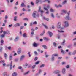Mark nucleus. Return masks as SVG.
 <instances>
[{
	"instance_id": "052dcab7",
	"label": "nucleus",
	"mask_w": 76,
	"mask_h": 76,
	"mask_svg": "<svg viewBox=\"0 0 76 76\" xmlns=\"http://www.w3.org/2000/svg\"><path fill=\"white\" fill-rule=\"evenodd\" d=\"M31 35H33L34 34V31H32L31 32Z\"/></svg>"
},
{
	"instance_id": "412c9836",
	"label": "nucleus",
	"mask_w": 76,
	"mask_h": 76,
	"mask_svg": "<svg viewBox=\"0 0 76 76\" xmlns=\"http://www.w3.org/2000/svg\"><path fill=\"white\" fill-rule=\"evenodd\" d=\"M61 51L62 54H65V53H66L65 52V51L63 50V49L61 50Z\"/></svg>"
},
{
	"instance_id": "4be33fe9",
	"label": "nucleus",
	"mask_w": 76,
	"mask_h": 76,
	"mask_svg": "<svg viewBox=\"0 0 76 76\" xmlns=\"http://www.w3.org/2000/svg\"><path fill=\"white\" fill-rule=\"evenodd\" d=\"M42 25H43V26H44L45 28H46V29H48V27H47V26H46V25L44 24V23H42Z\"/></svg>"
},
{
	"instance_id": "f3484780",
	"label": "nucleus",
	"mask_w": 76,
	"mask_h": 76,
	"mask_svg": "<svg viewBox=\"0 0 76 76\" xmlns=\"http://www.w3.org/2000/svg\"><path fill=\"white\" fill-rule=\"evenodd\" d=\"M12 76H18V74L16 72H15L12 73Z\"/></svg>"
},
{
	"instance_id": "aec40b11",
	"label": "nucleus",
	"mask_w": 76,
	"mask_h": 76,
	"mask_svg": "<svg viewBox=\"0 0 76 76\" xmlns=\"http://www.w3.org/2000/svg\"><path fill=\"white\" fill-rule=\"evenodd\" d=\"M23 37H24V38H26L27 37V35H26V33H24L23 35Z\"/></svg>"
},
{
	"instance_id": "a211bd4d",
	"label": "nucleus",
	"mask_w": 76,
	"mask_h": 76,
	"mask_svg": "<svg viewBox=\"0 0 76 76\" xmlns=\"http://www.w3.org/2000/svg\"><path fill=\"white\" fill-rule=\"evenodd\" d=\"M25 58V56L24 55H22L20 58V60H22Z\"/></svg>"
},
{
	"instance_id": "79ce46f5",
	"label": "nucleus",
	"mask_w": 76,
	"mask_h": 76,
	"mask_svg": "<svg viewBox=\"0 0 76 76\" xmlns=\"http://www.w3.org/2000/svg\"><path fill=\"white\" fill-rule=\"evenodd\" d=\"M3 49V48L2 47H0V51L1 52L2 51V49Z\"/></svg>"
},
{
	"instance_id": "473e14b6",
	"label": "nucleus",
	"mask_w": 76,
	"mask_h": 76,
	"mask_svg": "<svg viewBox=\"0 0 76 76\" xmlns=\"http://www.w3.org/2000/svg\"><path fill=\"white\" fill-rule=\"evenodd\" d=\"M4 63V60H2L1 61H0V63Z\"/></svg>"
},
{
	"instance_id": "f03ea898",
	"label": "nucleus",
	"mask_w": 76,
	"mask_h": 76,
	"mask_svg": "<svg viewBox=\"0 0 76 76\" xmlns=\"http://www.w3.org/2000/svg\"><path fill=\"white\" fill-rule=\"evenodd\" d=\"M70 12V11H69L68 12H67L68 16H66L65 18V19H66V20H71L72 19L71 18H70V17H69Z\"/></svg>"
},
{
	"instance_id": "69168bd1",
	"label": "nucleus",
	"mask_w": 76,
	"mask_h": 76,
	"mask_svg": "<svg viewBox=\"0 0 76 76\" xmlns=\"http://www.w3.org/2000/svg\"><path fill=\"white\" fill-rule=\"evenodd\" d=\"M18 69H20L21 70V69H22V67H21V66H19L18 67Z\"/></svg>"
},
{
	"instance_id": "0eeeda50",
	"label": "nucleus",
	"mask_w": 76,
	"mask_h": 76,
	"mask_svg": "<svg viewBox=\"0 0 76 76\" xmlns=\"http://www.w3.org/2000/svg\"><path fill=\"white\" fill-rule=\"evenodd\" d=\"M55 7H56V8H58V7H62V5L60 4L57 5V4H55Z\"/></svg>"
},
{
	"instance_id": "9d476101",
	"label": "nucleus",
	"mask_w": 76,
	"mask_h": 76,
	"mask_svg": "<svg viewBox=\"0 0 76 76\" xmlns=\"http://www.w3.org/2000/svg\"><path fill=\"white\" fill-rule=\"evenodd\" d=\"M19 26H20V24L19 23H17L14 25V26H15V27Z\"/></svg>"
},
{
	"instance_id": "a19ab883",
	"label": "nucleus",
	"mask_w": 76,
	"mask_h": 76,
	"mask_svg": "<svg viewBox=\"0 0 76 76\" xmlns=\"http://www.w3.org/2000/svg\"><path fill=\"white\" fill-rule=\"evenodd\" d=\"M58 31L59 32H60L61 33L64 32V31H60V30H58Z\"/></svg>"
},
{
	"instance_id": "680f3d73",
	"label": "nucleus",
	"mask_w": 76,
	"mask_h": 76,
	"mask_svg": "<svg viewBox=\"0 0 76 76\" xmlns=\"http://www.w3.org/2000/svg\"><path fill=\"white\" fill-rule=\"evenodd\" d=\"M4 36H5V35L4 34H2L1 35V37L2 38H3V37H4Z\"/></svg>"
},
{
	"instance_id": "39448f33",
	"label": "nucleus",
	"mask_w": 76,
	"mask_h": 76,
	"mask_svg": "<svg viewBox=\"0 0 76 76\" xmlns=\"http://www.w3.org/2000/svg\"><path fill=\"white\" fill-rule=\"evenodd\" d=\"M57 27L58 28H60L61 27V23L60 22L58 23L57 25Z\"/></svg>"
},
{
	"instance_id": "338daca9",
	"label": "nucleus",
	"mask_w": 76,
	"mask_h": 76,
	"mask_svg": "<svg viewBox=\"0 0 76 76\" xmlns=\"http://www.w3.org/2000/svg\"><path fill=\"white\" fill-rule=\"evenodd\" d=\"M17 52L18 54H20L21 53V51H17Z\"/></svg>"
},
{
	"instance_id": "603ef678",
	"label": "nucleus",
	"mask_w": 76,
	"mask_h": 76,
	"mask_svg": "<svg viewBox=\"0 0 76 76\" xmlns=\"http://www.w3.org/2000/svg\"><path fill=\"white\" fill-rule=\"evenodd\" d=\"M34 53L35 54V55H38V53L36 51L34 52Z\"/></svg>"
},
{
	"instance_id": "de8ad7c7",
	"label": "nucleus",
	"mask_w": 76,
	"mask_h": 76,
	"mask_svg": "<svg viewBox=\"0 0 76 76\" xmlns=\"http://www.w3.org/2000/svg\"><path fill=\"white\" fill-rule=\"evenodd\" d=\"M70 67V66H69V65H67L66 66V69H69V68Z\"/></svg>"
},
{
	"instance_id": "6e6552de",
	"label": "nucleus",
	"mask_w": 76,
	"mask_h": 76,
	"mask_svg": "<svg viewBox=\"0 0 76 76\" xmlns=\"http://www.w3.org/2000/svg\"><path fill=\"white\" fill-rule=\"evenodd\" d=\"M54 73L55 74H59V73H60V71L58 70L55 71L54 72Z\"/></svg>"
},
{
	"instance_id": "b1692460",
	"label": "nucleus",
	"mask_w": 76,
	"mask_h": 76,
	"mask_svg": "<svg viewBox=\"0 0 76 76\" xmlns=\"http://www.w3.org/2000/svg\"><path fill=\"white\" fill-rule=\"evenodd\" d=\"M58 55L57 54H53L52 55V57H56L57 56H58Z\"/></svg>"
},
{
	"instance_id": "774afa93",
	"label": "nucleus",
	"mask_w": 76,
	"mask_h": 76,
	"mask_svg": "<svg viewBox=\"0 0 76 76\" xmlns=\"http://www.w3.org/2000/svg\"><path fill=\"white\" fill-rule=\"evenodd\" d=\"M39 2V0H36V3H38Z\"/></svg>"
},
{
	"instance_id": "72a5a7b5",
	"label": "nucleus",
	"mask_w": 76,
	"mask_h": 76,
	"mask_svg": "<svg viewBox=\"0 0 76 76\" xmlns=\"http://www.w3.org/2000/svg\"><path fill=\"white\" fill-rule=\"evenodd\" d=\"M76 54V51L75 50L74 52L72 53V55H75Z\"/></svg>"
},
{
	"instance_id": "5701e85b",
	"label": "nucleus",
	"mask_w": 76,
	"mask_h": 76,
	"mask_svg": "<svg viewBox=\"0 0 76 76\" xmlns=\"http://www.w3.org/2000/svg\"><path fill=\"white\" fill-rule=\"evenodd\" d=\"M42 47H43L45 49H47V47L45 45H43Z\"/></svg>"
},
{
	"instance_id": "37998d69",
	"label": "nucleus",
	"mask_w": 76,
	"mask_h": 76,
	"mask_svg": "<svg viewBox=\"0 0 76 76\" xmlns=\"http://www.w3.org/2000/svg\"><path fill=\"white\" fill-rule=\"evenodd\" d=\"M29 73V71H28L27 72H26V73H24V75H28V73Z\"/></svg>"
},
{
	"instance_id": "a18cd8bd",
	"label": "nucleus",
	"mask_w": 76,
	"mask_h": 76,
	"mask_svg": "<svg viewBox=\"0 0 76 76\" xmlns=\"http://www.w3.org/2000/svg\"><path fill=\"white\" fill-rule=\"evenodd\" d=\"M45 55H46V57H48V56H48L47 55V52H45Z\"/></svg>"
},
{
	"instance_id": "423d86ee",
	"label": "nucleus",
	"mask_w": 76,
	"mask_h": 76,
	"mask_svg": "<svg viewBox=\"0 0 76 76\" xmlns=\"http://www.w3.org/2000/svg\"><path fill=\"white\" fill-rule=\"evenodd\" d=\"M64 23L65 24V25L64 26L65 28L66 27H68L69 26V23L67 21H65L64 22Z\"/></svg>"
},
{
	"instance_id": "f257e3e1",
	"label": "nucleus",
	"mask_w": 76,
	"mask_h": 76,
	"mask_svg": "<svg viewBox=\"0 0 76 76\" xmlns=\"http://www.w3.org/2000/svg\"><path fill=\"white\" fill-rule=\"evenodd\" d=\"M37 12L36 11H34L33 12V13L32 14V16L34 18H36V17H39V14H37Z\"/></svg>"
},
{
	"instance_id": "ddd939ff",
	"label": "nucleus",
	"mask_w": 76,
	"mask_h": 76,
	"mask_svg": "<svg viewBox=\"0 0 76 76\" xmlns=\"http://www.w3.org/2000/svg\"><path fill=\"white\" fill-rule=\"evenodd\" d=\"M18 40H19V38L18 37H17L15 38L14 41H18Z\"/></svg>"
},
{
	"instance_id": "c756f323",
	"label": "nucleus",
	"mask_w": 76,
	"mask_h": 76,
	"mask_svg": "<svg viewBox=\"0 0 76 76\" xmlns=\"http://www.w3.org/2000/svg\"><path fill=\"white\" fill-rule=\"evenodd\" d=\"M43 39L44 40H45L46 41H48V40H49V39L47 38V37H44Z\"/></svg>"
},
{
	"instance_id": "dca6fc26",
	"label": "nucleus",
	"mask_w": 76,
	"mask_h": 76,
	"mask_svg": "<svg viewBox=\"0 0 76 76\" xmlns=\"http://www.w3.org/2000/svg\"><path fill=\"white\" fill-rule=\"evenodd\" d=\"M12 61H11V63L10 65V69L12 70Z\"/></svg>"
},
{
	"instance_id": "c03bdc74",
	"label": "nucleus",
	"mask_w": 76,
	"mask_h": 76,
	"mask_svg": "<svg viewBox=\"0 0 76 76\" xmlns=\"http://www.w3.org/2000/svg\"><path fill=\"white\" fill-rule=\"evenodd\" d=\"M44 9L45 10H47V11H48V9H47L45 7H44Z\"/></svg>"
},
{
	"instance_id": "ea45409f",
	"label": "nucleus",
	"mask_w": 76,
	"mask_h": 76,
	"mask_svg": "<svg viewBox=\"0 0 76 76\" xmlns=\"http://www.w3.org/2000/svg\"><path fill=\"white\" fill-rule=\"evenodd\" d=\"M38 60V58L37 57H35L34 60V61H36V60Z\"/></svg>"
},
{
	"instance_id": "0e129e2a",
	"label": "nucleus",
	"mask_w": 76,
	"mask_h": 76,
	"mask_svg": "<svg viewBox=\"0 0 76 76\" xmlns=\"http://www.w3.org/2000/svg\"><path fill=\"white\" fill-rule=\"evenodd\" d=\"M15 5H16V6L18 5V1H17Z\"/></svg>"
},
{
	"instance_id": "58836bf2",
	"label": "nucleus",
	"mask_w": 76,
	"mask_h": 76,
	"mask_svg": "<svg viewBox=\"0 0 76 76\" xmlns=\"http://www.w3.org/2000/svg\"><path fill=\"white\" fill-rule=\"evenodd\" d=\"M66 2H67V1L66 0L64 1L62 3L63 4H64Z\"/></svg>"
},
{
	"instance_id": "4c0bfd02",
	"label": "nucleus",
	"mask_w": 76,
	"mask_h": 76,
	"mask_svg": "<svg viewBox=\"0 0 76 76\" xmlns=\"http://www.w3.org/2000/svg\"><path fill=\"white\" fill-rule=\"evenodd\" d=\"M24 20H27V21H28V19L27 18H24L23 19Z\"/></svg>"
},
{
	"instance_id": "c85d7f7f",
	"label": "nucleus",
	"mask_w": 76,
	"mask_h": 76,
	"mask_svg": "<svg viewBox=\"0 0 76 76\" xmlns=\"http://www.w3.org/2000/svg\"><path fill=\"white\" fill-rule=\"evenodd\" d=\"M62 12H63V13H67V11L66 10H62Z\"/></svg>"
},
{
	"instance_id": "f704fd0d",
	"label": "nucleus",
	"mask_w": 76,
	"mask_h": 76,
	"mask_svg": "<svg viewBox=\"0 0 76 76\" xmlns=\"http://www.w3.org/2000/svg\"><path fill=\"white\" fill-rule=\"evenodd\" d=\"M4 57H5V58L6 59L7 57V54H6V53H4Z\"/></svg>"
},
{
	"instance_id": "4468645a",
	"label": "nucleus",
	"mask_w": 76,
	"mask_h": 76,
	"mask_svg": "<svg viewBox=\"0 0 76 76\" xmlns=\"http://www.w3.org/2000/svg\"><path fill=\"white\" fill-rule=\"evenodd\" d=\"M65 71H66V69H65L63 68L62 71V73H63V74H65V73H66Z\"/></svg>"
},
{
	"instance_id": "1a4fd4ad",
	"label": "nucleus",
	"mask_w": 76,
	"mask_h": 76,
	"mask_svg": "<svg viewBox=\"0 0 76 76\" xmlns=\"http://www.w3.org/2000/svg\"><path fill=\"white\" fill-rule=\"evenodd\" d=\"M48 33L49 34L50 37H52V36H53V33L50 32V31H48Z\"/></svg>"
},
{
	"instance_id": "13d9d810",
	"label": "nucleus",
	"mask_w": 76,
	"mask_h": 76,
	"mask_svg": "<svg viewBox=\"0 0 76 76\" xmlns=\"http://www.w3.org/2000/svg\"><path fill=\"white\" fill-rule=\"evenodd\" d=\"M36 66V65H33L32 66V68L33 69H34V68H35V66Z\"/></svg>"
},
{
	"instance_id": "bf43d9fd",
	"label": "nucleus",
	"mask_w": 76,
	"mask_h": 76,
	"mask_svg": "<svg viewBox=\"0 0 76 76\" xmlns=\"http://www.w3.org/2000/svg\"><path fill=\"white\" fill-rule=\"evenodd\" d=\"M24 28V26H21L20 27V29H23Z\"/></svg>"
},
{
	"instance_id": "6ab92c4d",
	"label": "nucleus",
	"mask_w": 76,
	"mask_h": 76,
	"mask_svg": "<svg viewBox=\"0 0 76 76\" xmlns=\"http://www.w3.org/2000/svg\"><path fill=\"white\" fill-rule=\"evenodd\" d=\"M21 7H26V5L24 4V3H22L21 5Z\"/></svg>"
},
{
	"instance_id": "49530a36",
	"label": "nucleus",
	"mask_w": 76,
	"mask_h": 76,
	"mask_svg": "<svg viewBox=\"0 0 76 76\" xmlns=\"http://www.w3.org/2000/svg\"><path fill=\"white\" fill-rule=\"evenodd\" d=\"M4 34L5 35L6 34H7V31H4L3 32Z\"/></svg>"
},
{
	"instance_id": "4d7b16f0",
	"label": "nucleus",
	"mask_w": 76,
	"mask_h": 76,
	"mask_svg": "<svg viewBox=\"0 0 76 76\" xmlns=\"http://www.w3.org/2000/svg\"><path fill=\"white\" fill-rule=\"evenodd\" d=\"M50 11L51 12H54V10H53V9H52V8H51Z\"/></svg>"
},
{
	"instance_id": "9b49d317",
	"label": "nucleus",
	"mask_w": 76,
	"mask_h": 76,
	"mask_svg": "<svg viewBox=\"0 0 76 76\" xmlns=\"http://www.w3.org/2000/svg\"><path fill=\"white\" fill-rule=\"evenodd\" d=\"M2 76H7V72H5L3 73Z\"/></svg>"
},
{
	"instance_id": "8fccbe9b",
	"label": "nucleus",
	"mask_w": 76,
	"mask_h": 76,
	"mask_svg": "<svg viewBox=\"0 0 76 76\" xmlns=\"http://www.w3.org/2000/svg\"><path fill=\"white\" fill-rule=\"evenodd\" d=\"M71 47H72V45H69L67 47L68 48H71Z\"/></svg>"
},
{
	"instance_id": "09e8293b",
	"label": "nucleus",
	"mask_w": 76,
	"mask_h": 76,
	"mask_svg": "<svg viewBox=\"0 0 76 76\" xmlns=\"http://www.w3.org/2000/svg\"><path fill=\"white\" fill-rule=\"evenodd\" d=\"M37 24V23L36 21H35L33 23V24H34V25H36V24Z\"/></svg>"
},
{
	"instance_id": "c9c22d12",
	"label": "nucleus",
	"mask_w": 76,
	"mask_h": 76,
	"mask_svg": "<svg viewBox=\"0 0 76 76\" xmlns=\"http://www.w3.org/2000/svg\"><path fill=\"white\" fill-rule=\"evenodd\" d=\"M43 32L42 33H41L40 34V35L41 36H42V35H43V34H44V33H45V31H43Z\"/></svg>"
},
{
	"instance_id": "393cba45",
	"label": "nucleus",
	"mask_w": 76,
	"mask_h": 76,
	"mask_svg": "<svg viewBox=\"0 0 76 76\" xmlns=\"http://www.w3.org/2000/svg\"><path fill=\"white\" fill-rule=\"evenodd\" d=\"M65 42H66V41H65V39H64L63 41L61 43V45H64V43H65Z\"/></svg>"
},
{
	"instance_id": "864d4df0",
	"label": "nucleus",
	"mask_w": 76,
	"mask_h": 76,
	"mask_svg": "<svg viewBox=\"0 0 76 76\" xmlns=\"http://www.w3.org/2000/svg\"><path fill=\"white\" fill-rule=\"evenodd\" d=\"M18 51H21V49L20 48H19L18 49Z\"/></svg>"
},
{
	"instance_id": "7ed1b4c3",
	"label": "nucleus",
	"mask_w": 76,
	"mask_h": 76,
	"mask_svg": "<svg viewBox=\"0 0 76 76\" xmlns=\"http://www.w3.org/2000/svg\"><path fill=\"white\" fill-rule=\"evenodd\" d=\"M38 12H41V16H42V15H43L44 11H43V10H41V6L39 7V9L38 10Z\"/></svg>"
},
{
	"instance_id": "e2e57ef3",
	"label": "nucleus",
	"mask_w": 76,
	"mask_h": 76,
	"mask_svg": "<svg viewBox=\"0 0 76 76\" xmlns=\"http://www.w3.org/2000/svg\"><path fill=\"white\" fill-rule=\"evenodd\" d=\"M31 5H32V6H34V4L32 2H31Z\"/></svg>"
},
{
	"instance_id": "2f4dec72",
	"label": "nucleus",
	"mask_w": 76,
	"mask_h": 76,
	"mask_svg": "<svg viewBox=\"0 0 76 76\" xmlns=\"http://www.w3.org/2000/svg\"><path fill=\"white\" fill-rule=\"evenodd\" d=\"M45 66V65L44 64H42L40 66V67L41 68V67H44Z\"/></svg>"
},
{
	"instance_id": "cd10ccee",
	"label": "nucleus",
	"mask_w": 76,
	"mask_h": 76,
	"mask_svg": "<svg viewBox=\"0 0 76 76\" xmlns=\"http://www.w3.org/2000/svg\"><path fill=\"white\" fill-rule=\"evenodd\" d=\"M57 45L56 44V43L55 42H53V45L54 46V47H56Z\"/></svg>"
},
{
	"instance_id": "2eb2a0df",
	"label": "nucleus",
	"mask_w": 76,
	"mask_h": 76,
	"mask_svg": "<svg viewBox=\"0 0 76 76\" xmlns=\"http://www.w3.org/2000/svg\"><path fill=\"white\" fill-rule=\"evenodd\" d=\"M43 19L45 20H46L47 21H49V18H46L45 17H43Z\"/></svg>"
},
{
	"instance_id": "bb28decb",
	"label": "nucleus",
	"mask_w": 76,
	"mask_h": 76,
	"mask_svg": "<svg viewBox=\"0 0 76 76\" xmlns=\"http://www.w3.org/2000/svg\"><path fill=\"white\" fill-rule=\"evenodd\" d=\"M51 16L53 18H54V14L52 13L51 15Z\"/></svg>"
},
{
	"instance_id": "20e7f679",
	"label": "nucleus",
	"mask_w": 76,
	"mask_h": 76,
	"mask_svg": "<svg viewBox=\"0 0 76 76\" xmlns=\"http://www.w3.org/2000/svg\"><path fill=\"white\" fill-rule=\"evenodd\" d=\"M39 43H36L35 42H34L33 44V45L34 47H38V46H39Z\"/></svg>"
},
{
	"instance_id": "6e6d98bb",
	"label": "nucleus",
	"mask_w": 76,
	"mask_h": 76,
	"mask_svg": "<svg viewBox=\"0 0 76 76\" xmlns=\"http://www.w3.org/2000/svg\"><path fill=\"white\" fill-rule=\"evenodd\" d=\"M13 26V25L12 24H11V25H9V28H10V27H11Z\"/></svg>"
},
{
	"instance_id": "a878e982",
	"label": "nucleus",
	"mask_w": 76,
	"mask_h": 76,
	"mask_svg": "<svg viewBox=\"0 0 76 76\" xmlns=\"http://www.w3.org/2000/svg\"><path fill=\"white\" fill-rule=\"evenodd\" d=\"M18 17L17 16H15L14 17V21H16L17 20L16 19Z\"/></svg>"
},
{
	"instance_id": "f8f14e48",
	"label": "nucleus",
	"mask_w": 76,
	"mask_h": 76,
	"mask_svg": "<svg viewBox=\"0 0 76 76\" xmlns=\"http://www.w3.org/2000/svg\"><path fill=\"white\" fill-rule=\"evenodd\" d=\"M13 56V54L12 53H11L10 55V60H12V58H13V57H12V56Z\"/></svg>"
},
{
	"instance_id": "7c9ffc66",
	"label": "nucleus",
	"mask_w": 76,
	"mask_h": 76,
	"mask_svg": "<svg viewBox=\"0 0 76 76\" xmlns=\"http://www.w3.org/2000/svg\"><path fill=\"white\" fill-rule=\"evenodd\" d=\"M41 61H38L37 62H36L35 63V64H38L39 63H40Z\"/></svg>"
},
{
	"instance_id": "5fc2aeb1",
	"label": "nucleus",
	"mask_w": 76,
	"mask_h": 76,
	"mask_svg": "<svg viewBox=\"0 0 76 76\" xmlns=\"http://www.w3.org/2000/svg\"><path fill=\"white\" fill-rule=\"evenodd\" d=\"M54 56L52 57V61H54Z\"/></svg>"
},
{
	"instance_id": "3c124183",
	"label": "nucleus",
	"mask_w": 76,
	"mask_h": 76,
	"mask_svg": "<svg viewBox=\"0 0 76 76\" xmlns=\"http://www.w3.org/2000/svg\"><path fill=\"white\" fill-rule=\"evenodd\" d=\"M7 34H10V32L8 31H7Z\"/></svg>"
},
{
	"instance_id": "e433bc0d",
	"label": "nucleus",
	"mask_w": 76,
	"mask_h": 76,
	"mask_svg": "<svg viewBox=\"0 0 76 76\" xmlns=\"http://www.w3.org/2000/svg\"><path fill=\"white\" fill-rule=\"evenodd\" d=\"M14 61L15 62H16L17 61H18V59H15L14 60Z\"/></svg>"
}]
</instances>
